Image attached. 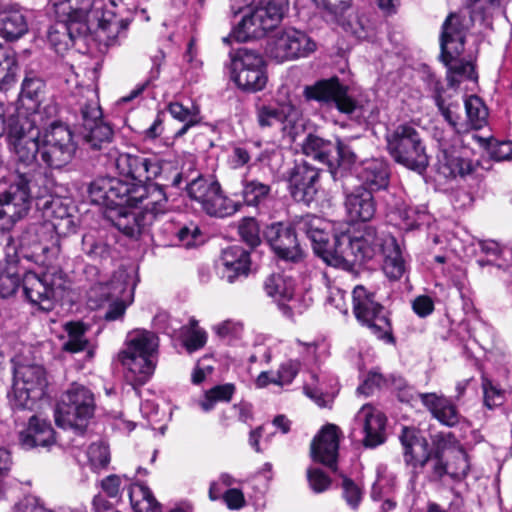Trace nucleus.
<instances>
[{
	"label": "nucleus",
	"mask_w": 512,
	"mask_h": 512,
	"mask_svg": "<svg viewBox=\"0 0 512 512\" xmlns=\"http://www.w3.org/2000/svg\"><path fill=\"white\" fill-rule=\"evenodd\" d=\"M93 201L111 209L113 225L131 238H137L158 215L168 211V198L157 183L130 184L119 178H101L89 186Z\"/></svg>",
	"instance_id": "f257e3e1"
},
{
	"label": "nucleus",
	"mask_w": 512,
	"mask_h": 512,
	"mask_svg": "<svg viewBox=\"0 0 512 512\" xmlns=\"http://www.w3.org/2000/svg\"><path fill=\"white\" fill-rule=\"evenodd\" d=\"M41 129L43 115L41 111L30 114L19 113L9 117L7 123V140L15 158L11 178L22 179L26 183L42 181V173L37 164L41 150Z\"/></svg>",
	"instance_id": "f03ea898"
},
{
	"label": "nucleus",
	"mask_w": 512,
	"mask_h": 512,
	"mask_svg": "<svg viewBox=\"0 0 512 512\" xmlns=\"http://www.w3.org/2000/svg\"><path fill=\"white\" fill-rule=\"evenodd\" d=\"M108 158L114 161L120 175L137 181L130 184H149L160 180L158 184L164 189L168 185L178 187L182 182V174L175 163L158 155L119 153L117 149H109Z\"/></svg>",
	"instance_id": "7ed1b4c3"
},
{
	"label": "nucleus",
	"mask_w": 512,
	"mask_h": 512,
	"mask_svg": "<svg viewBox=\"0 0 512 512\" xmlns=\"http://www.w3.org/2000/svg\"><path fill=\"white\" fill-rule=\"evenodd\" d=\"M465 37L464 19L460 15L450 14L442 25L440 57L447 67V81L451 88L457 87L464 79H477L473 64L459 58L464 51Z\"/></svg>",
	"instance_id": "20e7f679"
},
{
	"label": "nucleus",
	"mask_w": 512,
	"mask_h": 512,
	"mask_svg": "<svg viewBox=\"0 0 512 512\" xmlns=\"http://www.w3.org/2000/svg\"><path fill=\"white\" fill-rule=\"evenodd\" d=\"M158 337L147 330L130 332L126 348L119 353V360L127 369L126 378L134 385H144L156 367Z\"/></svg>",
	"instance_id": "39448f33"
},
{
	"label": "nucleus",
	"mask_w": 512,
	"mask_h": 512,
	"mask_svg": "<svg viewBox=\"0 0 512 512\" xmlns=\"http://www.w3.org/2000/svg\"><path fill=\"white\" fill-rule=\"evenodd\" d=\"M306 96L328 105H334L337 110L348 115L357 123H371L378 118L379 110L374 104H361L349 94L348 86L340 83L337 77L324 79L309 86Z\"/></svg>",
	"instance_id": "423d86ee"
},
{
	"label": "nucleus",
	"mask_w": 512,
	"mask_h": 512,
	"mask_svg": "<svg viewBox=\"0 0 512 512\" xmlns=\"http://www.w3.org/2000/svg\"><path fill=\"white\" fill-rule=\"evenodd\" d=\"M385 141L386 150L396 163L418 173L428 166L425 146L419 131L413 125L403 123L388 129Z\"/></svg>",
	"instance_id": "0eeeda50"
},
{
	"label": "nucleus",
	"mask_w": 512,
	"mask_h": 512,
	"mask_svg": "<svg viewBox=\"0 0 512 512\" xmlns=\"http://www.w3.org/2000/svg\"><path fill=\"white\" fill-rule=\"evenodd\" d=\"M60 21L51 25L47 30V39L56 52H63L78 39L95 34L99 41L106 46L114 45L118 40H110L108 34L102 31L101 24L93 23L82 15L62 13L57 6H51Z\"/></svg>",
	"instance_id": "6e6552de"
},
{
	"label": "nucleus",
	"mask_w": 512,
	"mask_h": 512,
	"mask_svg": "<svg viewBox=\"0 0 512 512\" xmlns=\"http://www.w3.org/2000/svg\"><path fill=\"white\" fill-rule=\"evenodd\" d=\"M288 0H260L258 5L245 14L229 37L237 42H246L263 37L267 31L274 29L282 20L288 8Z\"/></svg>",
	"instance_id": "1a4fd4ad"
},
{
	"label": "nucleus",
	"mask_w": 512,
	"mask_h": 512,
	"mask_svg": "<svg viewBox=\"0 0 512 512\" xmlns=\"http://www.w3.org/2000/svg\"><path fill=\"white\" fill-rule=\"evenodd\" d=\"M95 411L93 393L83 385L73 384L61 397L55 409V422L63 429L84 432Z\"/></svg>",
	"instance_id": "9d476101"
},
{
	"label": "nucleus",
	"mask_w": 512,
	"mask_h": 512,
	"mask_svg": "<svg viewBox=\"0 0 512 512\" xmlns=\"http://www.w3.org/2000/svg\"><path fill=\"white\" fill-rule=\"evenodd\" d=\"M51 6H57L62 13L82 15L93 23L101 24L102 31L110 40L126 36L130 21L107 9L104 0H50Z\"/></svg>",
	"instance_id": "9b49d317"
},
{
	"label": "nucleus",
	"mask_w": 512,
	"mask_h": 512,
	"mask_svg": "<svg viewBox=\"0 0 512 512\" xmlns=\"http://www.w3.org/2000/svg\"><path fill=\"white\" fill-rule=\"evenodd\" d=\"M45 192L40 183L11 178L8 190L0 197V230L9 231L28 213L32 199L43 197Z\"/></svg>",
	"instance_id": "f8f14e48"
},
{
	"label": "nucleus",
	"mask_w": 512,
	"mask_h": 512,
	"mask_svg": "<svg viewBox=\"0 0 512 512\" xmlns=\"http://www.w3.org/2000/svg\"><path fill=\"white\" fill-rule=\"evenodd\" d=\"M390 234H379L371 225L360 226L348 233L339 235L338 245L342 250V268L353 263L362 264L379 256Z\"/></svg>",
	"instance_id": "ddd939ff"
},
{
	"label": "nucleus",
	"mask_w": 512,
	"mask_h": 512,
	"mask_svg": "<svg viewBox=\"0 0 512 512\" xmlns=\"http://www.w3.org/2000/svg\"><path fill=\"white\" fill-rule=\"evenodd\" d=\"M21 287L25 298L32 305L51 311L57 299L62 296L66 281L57 269H48L41 274L28 271L21 278Z\"/></svg>",
	"instance_id": "4468645a"
},
{
	"label": "nucleus",
	"mask_w": 512,
	"mask_h": 512,
	"mask_svg": "<svg viewBox=\"0 0 512 512\" xmlns=\"http://www.w3.org/2000/svg\"><path fill=\"white\" fill-rule=\"evenodd\" d=\"M353 313L379 339L393 342L392 327L384 306L376 299L375 293L363 285L352 291Z\"/></svg>",
	"instance_id": "2eb2a0df"
},
{
	"label": "nucleus",
	"mask_w": 512,
	"mask_h": 512,
	"mask_svg": "<svg viewBox=\"0 0 512 512\" xmlns=\"http://www.w3.org/2000/svg\"><path fill=\"white\" fill-rule=\"evenodd\" d=\"M294 225L300 234L310 239L314 252L324 262L337 268L343 265V253L338 245L339 235L331 237L327 231L328 224L322 218L306 214L296 217Z\"/></svg>",
	"instance_id": "dca6fc26"
},
{
	"label": "nucleus",
	"mask_w": 512,
	"mask_h": 512,
	"mask_svg": "<svg viewBox=\"0 0 512 512\" xmlns=\"http://www.w3.org/2000/svg\"><path fill=\"white\" fill-rule=\"evenodd\" d=\"M41 135L40 158L51 169H62L74 158L77 144L70 128L61 122H52Z\"/></svg>",
	"instance_id": "f3484780"
},
{
	"label": "nucleus",
	"mask_w": 512,
	"mask_h": 512,
	"mask_svg": "<svg viewBox=\"0 0 512 512\" xmlns=\"http://www.w3.org/2000/svg\"><path fill=\"white\" fill-rule=\"evenodd\" d=\"M46 373L40 365H22L16 368L10 404L14 409H33L37 400L45 395Z\"/></svg>",
	"instance_id": "a211bd4d"
},
{
	"label": "nucleus",
	"mask_w": 512,
	"mask_h": 512,
	"mask_svg": "<svg viewBox=\"0 0 512 512\" xmlns=\"http://www.w3.org/2000/svg\"><path fill=\"white\" fill-rule=\"evenodd\" d=\"M231 57V78L238 88L246 92H258L267 84L263 57L254 50L240 48Z\"/></svg>",
	"instance_id": "6ab92c4d"
},
{
	"label": "nucleus",
	"mask_w": 512,
	"mask_h": 512,
	"mask_svg": "<svg viewBox=\"0 0 512 512\" xmlns=\"http://www.w3.org/2000/svg\"><path fill=\"white\" fill-rule=\"evenodd\" d=\"M79 133L89 150L102 152L108 157L112 147L114 131L102 119V111L96 101H89L80 107Z\"/></svg>",
	"instance_id": "aec40b11"
},
{
	"label": "nucleus",
	"mask_w": 512,
	"mask_h": 512,
	"mask_svg": "<svg viewBox=\"0 0 512 512\" xmlns=\"http://www.w3.org/2000/svg\"><path fill=\"white\" fill-rule=\"evenodd\" d=\"M189 197L198 202L210 216L228 217L236 213L241 204L226 197L217 181L197 177L187 185Z\"/></svg>",
	"instance_id": "412c9836"
},
{
	"label": "nucleus",
	"mask_w": 512,
	"mask_h": 512,
	"mask_svg": "<svg viewBox=\"0 0 512 512\" xmlns=\"http://www.w3.org/2000/svg\"><path fill=\"white\" fill-rule=\"evenodd\" d=\"M264 289L275 300L282 314L290 319L302 314L311 304V299L295 293L294 280L284 274L270 275L264 282Z\"/></svg>",
	"instance_id": "4be33fe9"
},
{
	"label": "nucleus",
	"mask_w": 512,
	"mask_h": 512,
	"mask_svg": "<svg viewBox=\"0 0 512 512\" xmlns=\"http://www.w3.org/2000/svg\"><path fill=\"white\" fill-rule=\"evenodd\" d=\"M316 49L315 42L304 32L288 29L268 43V55L278 62L306 57Z\"/></svg>",
	"instance_id": "5701e85b"
},
{
	"label": "nucleus",
	"mask_w": 512,
	"mask_h": 512,
	"mask_svg": "<svg viewBox=\"0 0 512 512\" xmlns=\"http://www.w3.org/2000/svg\"><path fill=\"white\" fill-rule=\"evenodd\" d=\"M295 225L277 222L269 225L264 236L274 253L285 261L298 262L304 256V251L298 241Z\"/></svg>",
	"instance_id": "b1692460"
},
{
	"label": "nucleus",
	"mask_w": 512,
	"mask_h": 512,
	"mask_svg": "<svg viewBox=\"0 0 512 512\" xmlns=\"http://www.w3.org/2000/svg\"><path fill=\"white\" fill-rule=\"evenodd\" d=\"M320 170L306 161L296 164L288 176V189L297 202L310 204L319 191Z\"/></svg>",
	"instance_id": "393cba45"
},
{
	"label": "nucleus",
	"mask_w": 512,
	"mask_h": 512,
	"mask_svg": "<svg viewBox=\"0 0 512 512\" xmlns=\"http://www.w3.org/2000/svg\"><path fill=\"white\" fill-rule=\"evenodd\" d=\"M72 210L61 197H53L43 204L45 222L53 226L57 236H68L76 232L78 219Z\"/></svg>",
	"instance_id": "a878e982"
},
{
	"label": "nucleus",
	"mask_w": 512,
	"mask_h": 512,
	"mask_svg": "<svg viewBox=\"0 0 512 512\" xmlns=\"http://www.w3.org/2000/svg\"><path fill=\"white\" fill-rule=\"evenodd\" d=\"M131 277L124 269L117 270L110 281L99 280L87 291L89 306L93 309L104 306L113 297H120L130 286Z\"/></svg>",
	"instance_id": "bb28decb"
},
{
	"label": "nucleus",
	"mask_w": 512,
	"mask_h": 512,
	"mask_svg": "<svg viewBox=\"0 0 512 512\" xmlns=\"http://www.w3.org/2000/svg\"><path fill=\"white\" fill-rule=\"evenodd\" d=\"M403 446L404 462L412 468L413 474L417 475L427 465L430 459V450L427 440L418 435L414 429L404 427L399 436Z\"/></svg>",
	"instance_id": "cd10ccee"
},
{
	"label": "nucleus",
	"mask_w": 512,
	"mask_h": 512,
	"mask_svg": "<svg viewBox=\"0 0 512 512\" xmlns=\"http://www.w3.org/2000/svg\"><path fill=\"white\" fill-rule=\"evenodd\" d=\"M339 437L340 430L336 425H325L311 443L313 460L332 468L338 456Z\"/></svg>",
	"instance_id": "c85d7f7f"
},
{
	"label": "nucleus",
	"mask_w": 512,
	"mask_h": 512,
	"mask_svg": "<svg viewBox=\"0 0 512 512\" xmlns=\"http://www.w3.org/2000/svg\"><path fill=\"white\" fill-rule=\"evenodd\" d=\"M440 153L438 155L437 170L445 178H465L475 170L473 162L463 158L456 150H451L452 145L445 137L438 139Z\"/></svg>",
	"instance_id": "c756f323"
},
{
	"label": "nucleus",
	"mask_w": 512,
	"mask_h": 512,
	"mask_svg": "<svg viewBox=\"0 0 512 512\" xmlns=\"http://www.w3.org/2000/svg\"><path fill=\"white\" fill-rule=\"evenodd\" d=\"M385 416L372 407L363 405L355 416V424L364 433L363 444L365 447L374 448L385 441Z\"/></svg>",
	"instance_id": "7c9ffc66"
},
{
	"label": "nucleus",
	"mask_w": 512,
	"mask_h": 512,
	"mask_svg": "<svg viewBox=\"0 0 512 512\" xmlns=\"http://www.w3.org/2000/svg\"><path fill=\"white\" fill-rule=\"evenodd\" d=\"M221 275L229 283L239 277H246L250 269V255L247 250L238 245L227 247L221 255Z\"/></svg>",
	"instance_id": "2f4dec72"
},
{
	"label": "nucleus",
	"mask_w": 512,
	"mask_h": 512,
	"mask_svg": "<svg viewBox=\"0 0 512 512\" xmlns=\"http://www.w3.org/2000/svg\"><path fill=\"white\" fill-rule=\"evenodd\" d=\"M357 177L361 182L360 188H365L371 193L385 190L390 180L389 165L382 159L364 161Z\"/></svg>",
	"instance_id": "473e14b6"
},
{
	"label": "nucleus",
	"mask_w": 512,
	"mask_h": 512,
	"mask_svg": "<svg viewBox=\"0 0 512 512\" xmlns=\"http://www.w3.org/2000/svg\"><path fill=\"white\" fill-rule=\"evenodd\" d=\"M419 396L422 404L441 424L453 427L460 422L461 415L450 399L436 393H422Z\"/></svg>",
	"instance_id": "72a5a7b5"
},
{
	"label": "nucleus",
	"mask_w": 512,
	"mask_h": 512,
	"mask_svg": "<svg viewBox=\"0 0 512 512\" xmlns=\"http://www.w3.org/2000/svg\"><path fill=\"white\" fill-rule=\"evenodd\" d=\"M19 441L26 449L46 447L55 442V432L50 422L34 415L29 419L28 427L20 432Z\"/></svg>",
	"instance_id": "f704fd0d"
},
{
	"label": "nucleus",
	"mask_w": 512,
	"mask_h": 512,
	"mask_svg": "<svg viewBox=\"0 0 512 512\" xmlns=\"http://www.w3.org/2000/svg\"><path fill=\"white\" fill-rule=\"evenodd\" d=\"M345 207L349 217L353 221H370L376 212V203L373 193L360 187L347 193Z\"/></svg>",
	"instance_id": "c9c22d12"
},
{
	"label": "nucleus",
	"mask_w": 512,
	"mask_h": 512,
	"mask_svg": "<svg viewBox=\"0 0 512 512\" xmlns=\"http://www.w3.org/2000/svg\"><path fill=\"white\" fill-rule=\"evenodd\" d=\"M29 31L27 15L16 7L0 11V36L6 41L13 42L22 38Z\"/></svg>",
	"instance_id": "e433bc0d"
},
{
	"label": "nucleus",
	"mask_w": 512,
	"mask_h": 512,
	"mask_svg": "<svg viewBox=\"0 0 512 512\" xmlns=\"http://www.w3.org/2000/svg\"><path fill=\"white\" fill-rule=\"evenodd\" d=\"M55 230L51 224L47 222H37L30 224L24 235L23 241L34 248L35 254L40 251L47 254L54 246L57 245L58 239L55 236Z\"/></svg>",
	"instance_id": "4c0bfd02"
},
{
	"label": "nucleus",
	"mask_w": 512,
	"mask_h": 512,
	"mask_svg": "<svg viewBox=\"0 0 512 512\" xmlns=\"http://www.w3.org/2000/svg\"><path fill=\"white\" fill-rule=\"evenodd\" d=\"M386 246L379 256L383 258V271L392 280L400 279L406 271L401 249L394 236H387Z\"/></svg>",
	"instance_id": "58836bf2"
},
{
	"label": "nucleus",
	"mask_w": 512,
	"mask_h": 512,
	"mask_svg": "<svg viewBox=\"0 0 512 512\" xmlns=\"http://www.w3.org/2000/svg\"><path fill=\"white\" fill-rule=\"evenodd\" d=\"M302 151L306 156L325 164L330 170L333 156L337 152V146L330 140L309 134L302 144Z\"/></svg>",
	"instance_id": "ea45409f"
},
{
	"label": "nucleus",
	"mask_w": 512,
	"mask_h": 512,
	"mask_svg": "<svg viewBox=\"0 0 512 512\" xmlns=\"http://www.w3.org/2000/svg\"><path fill=\"white\" fill-rule=\"evenodd\" d=\"M449 442H442V444H448ZM445 463L446 469L448 470V477L454 481H461L468 475L470 464L466 451L458 446L452 447L445 446Z\"/></svg>",
	"instance_id": "a19ab883"
},
{
	"label": "nucleus",
	"mask_w": 512,
	"mask_h": 512,
	"mask_svg": "<svg viewBox=\"0 0 512 512\" xmlns=\"http://www.w3.org/2000/svg\"><path fill=\"white\" fill-rule=\"evenodd\" d=\"M335 146H337V152L333 156L330 174L334 181L342 182L349 177V170L356 163L357 155L340 140L335 143Z\"/></svg>",
	"instance_id": "79ce46f5"
},
{
	"label": "nucleus",
	"mask_w": 512,
	"mask_h": 512,
	"mask_svg": "<svg viewBox=\"0 0 512 512\" xmlns=\"http://www.w3.org/2000/svg\"><path fill=\"white\" fill-rule=\"evenodd\" d=\"M437 448L432 454L430 453V459L427 464L429 469L427 471V478L430 482H442L445 477L448 476V470L446 469L445 457V444L442 442L456 443L451 433L446 436L437 437Z\"/></svg>",
	"instance_id": "37998d69"
},
{
	"label": "nucleus",
	"mask_w": 512,
	"mask_h": 512,
	"mask_svg": "<svg viewBox=\"0 0 512 512\" xmlns=\"http://www.w3.org/2000/svg\"><path fill=\"white\" fill-rule=\"evenodd\" d=\"M478 246L481 252L487 256L486 260L481 258L477 260V264L480 267H484L486 265H494L498 268H502L509 265V263L512 261L511 250L501 246L494 240H479Z\"/></svg>",
	"instance_id": "c03bdc74"
},
{
	"label": "nucleus",
	"mask_w": 512,
	"mask_h": 512,
	"mask_svg": "<svg viewBox=\"0 0 512 512\" xmlns=\"http://www.w3.org/2000/svg\"><path fill=\"white\" fill-rule=\"evenodd\" d=\"M128 496L135 512H159V505L150 489L142 484H129Z\"/></svg>",
	"instance_id": "a18cd8bd"
},
{
	"label": "nucleus",
	"mask_w": 512,
	"mask_h": 512,
	"mask_svg": "<svg viewBox=\"0 0 512 512\" xmlns=\"http://www.w3.org/2000/svg\"><path fill=\"white\" fill-rule=\"evenodd\" d=\"M242 197L246 205L258 207L271 197V186L259 180L243 182Z\"/></svg>",
	"instance_id": "49530a36"
},
{
	"label": "nucleus",
	"mask_w": 512,
	"mask_h": 512,
	"mask_svg": "<svg viewBox=\"0 0 512 512\" xmlns=\"http://www.w3.org/2000/svg\"><path fill=\"white\" fill-rule=\"evenodd\" d=\"M468 125L475 130L487 124L488 111L483 101L476 95L469 96L465 102Z\"/></svg>",
	"instance_id": "de8ad7c7"
},
{
	"label": "nucleus",
	"mask_w": 512,
	"mask_h": 512,
	"mask_svg": "<svg viewBox=\"0 0 512 512\" xmlns=\"http://www.w3.org/2000/svg\"><path fill=\"white\" fill-rule=\"evenodd\" d=\"M235 392V386L231 383L216 385L205 392L199 405L203 411H211L218 402H229Z\"/></svg>",
	"instance_id": "09e8293b"
},
{
	"label": "nucleus",
	"mask_w": 512,
	"mask_h": 512,
	"mask_svg": "<svg viewBox=\"0 0 512 512\" xmlns=\"http://www.w3.org/2000/svg\"><path fill=\"white\" fill-rule=\"evenodd\" d=\"M435 104L438 107L441 115L448 122V124L452 127V140L455 143L459 142L458 133L461 131V128L458 124L459 116L454 111V108L458 107L457 104L452 102H447L446 98L442 95L440 90H436L434 95Z\"/></svg>",
	"instance_id": "8fccbe9b"
},
{
	"label": "nucleus",
	"mask_w": 512,
	"mask_h": 512,
	"mask_svg": "<svg viewBox=\"0 0 512 512\" xmlns=\"http://www.w3.org/2000/svg\"><path fill=\"white\" fill-rule=\"evenodd\" d=\"M280 125L283 135L288 137L291 141L295 140V137L302 129V124L300 123V113L291 104L282 105V117Z\"/></svg>",
	"instance_id": "3c124183"
},
{
	"label": "nucleus",
	"mask_w": 512,
	"mask_h": 512,
	"mask_svg": "<svg viewBox=\"0 0 512 512\" xmlns=\"http://www.w3.org/2000/svg\"><path fill=\"white\" fill-rule=\"evenodd\" d=\"M65 330L68 334L67 341L63 344V350L77 353L83 351L87 345L88 341L85 338V327L81 323H67L65 326Z\"/></svg>",
	"instance_id": "603ef678"
},
{
	"label": "nucleus",
	"mask_w": 512,
	"mask_h": 512,
	"mask_svg": "<svg viewBox=\"0 0 512 512\" xmlns=\"http://www.w3.org/2000/svg\"><path fill=\"white\" fill-rule=\"evenodd\" d=\"M133 291H134V284L132 283V280L130 281V286L126 287V290L124 293L120 295V297H113L108 301V310L105 313V319L109 321L117 320L121 318L127 306L132 302L133 300Z\"/></svg>",
	"instance_id": "864d4df0"
},
{
	"label": "nucleus",
	"mask_w": 512,
	"mask_h": 512,
	"mask_svg": "<svg viewBox=\"0 0 512 512\" xmlns=\"http://www.w3.org/2000/svg\"><path fill=\"white\" fill-rule=\"evenodd\" d=\"M17 63L12 53H0V90H8L16 80Z\"/></svg>",
	"instance_id": "5fc2aeb1"
},
{
	"label": "nucleus",
	"mask_w": 512,
	"mask_h": 512,
	"mask_svg": "<svg viewBox=\"0 0 512 512\" xmlns=\"http://www.w3.org/2000/svg\"><path fill=\"white\" fill-rule=\"evenodd\" d=\"M82 251L92 259H107L111 257L110 246L102 241H97L91 233L84 234L81 241Z\"/></svg>",
	"instance_id": "6e6d98bb"
},
{
	"label": "nucleus",
	"mask_w": 512,
	"mask_h": 512,
	"mask_svg": "<svg viewBox=\"0 0 512 512\" xmlns=\"http://www.w3.org/2000/svg\"><path fill=\"white\" fill-rule=\"evenodd\" d=\"M88 460L94 471L105 468L110 462L109 449L105 444L93 443L87 451Z\"/></svg>",
	"instance_id": "4d7b16f0"
},
{
	"label": "nucleus",
	"mask_w": 512,
	"mask_h": 512,
	"mask_svg": "<svg viewBox=\"0 0 512 512\" xmlns=\"http://www.w3.org/2000/svg\"><path fill=\"white\" fill-rule=\"evenodd\" d=\"M342 27L357 39H363L367 36V19L358 12L350 13L342 22Z\"/></svg>",
	"instance_id": "13d9d810"
},
{
	"label": "nucleus",
	"mask_w": 512,
	"mask_h": 512,
	"mask_svg": "<svg viewBox=\"0 0 512 512\" xmlns=\"http://www.w3.org/2000/svg\"><path fill=\"white\" fill-rule=\"evenodd\" d=\"M241 239L250 247L260 244L259 227L254 218L243 219L238 227Z\"/></svg>",
	"instance_id": "bf43d9fd"
},
{
	"label": "nucleus",
	"mask_w": 512,
	"mask_h": 512,
	"mask_svg": "<svg viewBox=\"0 0 512 512\" xmlns=\"http://www.w3.org/2000/svg\"><path fill=\"white\" fill-rule=\"evenodd\" d=\"M176 236L178 241L185 247H192L203 241L198 225L192 222L180 227L176 232Z\"/></svg>",
	"instance_id": "052dcab7"
},
{
	"label": "nucleus",
	"mask_w": 512,
	"mask_h": 512,
	"mask_svg": "<svg viewBox=\"0 0 512 512\" xmlns=\"http://www.w3.org/2000/svg\"><path fill=\"white\" fill-rule=\"evenodd\" d=\"M282 105L279 107L261 106L257 109V120L261 127H271L280 124Z\"/></svg>",
	"instance_id": "680f3d73"
},
{
	"label": "nucleus",
	"mask_w": 512,
	"mask_h": 512,
	"mask_svg": "<svg viewBox=\"0 0 512 512\" xmlns=\"http://www.w3.org/2000/svg\"><path fill=\"white\" fill-rule=\"evenodd\" d=\"M343 498L347 505L356 510L362 500V489L349 478H344L342 481Z\"/></svg>",
	"instance_id": "e2e57ef3"
},
{
	"label": "nucleus",
	"mask_w": 512,
	"mask_h": 512,
	"mask_svg": "<svg viewBox=\"0 0 512 512\" xmlns=\"http://www.w3.org/2000/svg\"><path fill=\"white\" fill-rule=\"evenodd\" d=\"M484 404L487 408L493 409L503 404L504 391L497 388L491 381L485 379L482 382Z\"/></svg>",
	"instance_id": "0e129e2a"
},
{
	"label": "nucleus",
	"mask_w": 512,
	"mask_h": 512,
	"mask_svg": "<svg viewBox=\"0 0 512 512\" xmlns=\"http://www.w3.org/2000/svg\"><path fill=\"white\" fill-rule=\"evenodd\" d=\"M168 111L174 119L180 122L199 123V111L195 107L189 109L181 103L173 102L169 104Z\"/></svg>",
	"instance_id": "69168bd1"
},
{
	"label": "nucleus",
	"mask_w": 512,
	"mask_h": 512,
	"mask_svg": "<svg viewBox=\"0 0 512 512\" xmlns=\"http://www.w3.org/2000/svg\"><path fill=\"white\" fill-rule=\"evenodd\" d=\"M129 479L126 476H119V475H109L106 478H104L101 481V488L102 490L110 497V498H116L119 494L121 489H124V487H129Z\"/></svg>",
	"instance_id": "338daca9"
},
{
	"label": "nucleus",
	"mask_w": 512,
	"mask_h": 512,
	"mask_svg": "<svg viewBox=\"0 0 512 512\" xmlns=\"http://www.w3.org/2000/svg\"><path fill=\"white\" fill-rule=\"evenodd\" d=\"M300 369V362L296 360H289L284 362L278 372L277 376L273 377L272 381L278 385L289 384L297 375Z\"/></svg>",
	"instance_id": "774afa93"
}]
</instances>
